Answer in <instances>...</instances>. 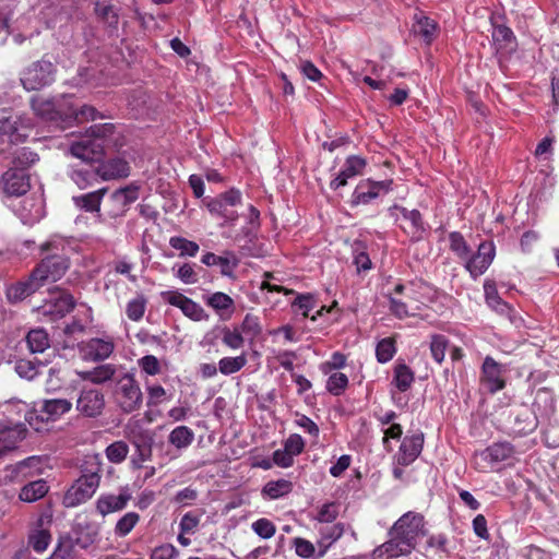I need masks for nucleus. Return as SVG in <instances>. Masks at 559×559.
Returning a JSON list of instances; mask_svg holds the SVG:
<instances>
[{"label": "nucleus", "mask_w": 559, "mask_h": 559, "mask_svg": "<svg viewBox=\"0 0 559 559\" xmlns=\"http://www.w3.org/2000/svg\"><path fill=\"white\" fill-rule=\"evenodd\" d=\"M114 130L115 127L111 123L94 124L88 129L87 134L71 144L70 154L82 163L69 166L68 176L79 189H86L98 181L97 167L90 163L99 159L103 155L106 140Z\"/></svg>", "instance_id": "nucleus-1"}, {"label": "nucleus", "mask_w": 559, "mask_h": 559, "mask_svg": "<svg viewBox=\"0 0 559 559\" xmlns=\"http://www.w3.org/2000/svg\"><path fill=\"white\" fill-rule=\"evenodd\" d=\"M426 534L425 516L419 512L407 511L389 530V539L372 551V559L406 557L412 554L418 540Z\"/></svg>", "instance_id": "nucleus-2"}, {"label": "nucleus", "mask_w": 559, "mask_h": 559, "mask_svg": "<svg viewBox=\"0 0 559 559\" xmlns=\"http://www.w3.org/2000/svg\"><path fill=\"white\" fill-rule=\"evenodd\" d=\"M68 242L59 236H52L40 246L45 258L34 269V278H38L41 285L46 282H57L69 267V259L66 254Z\"/></svg>", "instance_id": "nucleus-3"}, {"label": "nucleus", "mask_w": 559, "mask_h": 559, "mask_svg": "<svg viewBox=\"0 0 559 559\" xmlns=\"http://www.w3.org/2000/svg\"><path fill=\"white\" fill-rule=\"evenodd\" d=\"M33 128L32 120L20 116H13L8 109L0 110V141L2 143L23 142Z\"/></svg>", "instance_id": "nucleus-4"}, {"label": "nucleus", "mask_w": 559, "mask_h": 559, "mask_svg": "<svg viewBox=\"0 0 559 559\" xmlns=\"http://www.w3.org/2000/svg\"><path fill=\"white\" fill-rule=\"evenodd\" d=\"M68 97L46 99L36 97L32 99V108L37 117L51 126L66 129L64 112H67Z\"/></svg>", "instance_id": "nucleus-5"}, {"label": "nucleus", "mask_w": 559, "mask_h": 559, "mask_svg": "<svg viewBox=\"0 0 559 559\" xmlns=\"http://www.w3.org/2000/svg\"><path fill=\"white\" fill-rule=\"evenodd\" d=\"M116 400L119 407L124 413H132L141 407L143 394L139 383L132 374L124 373L118 379Z\"/></svg>", "instance_id": "nucleus-6"}, {"label": "nucleus", "mask_w": 559, "mask_h": 559, "mask_svg": "<svg viewBox=\"0 0 559 559\" xmlns=\"http://www.w3.org/2000/svg\"><path fill=\"white\" fill-rule=\"evenodd\" d=\"M99 481L98 471L82 475L66 492L64 506L74 508L90 500L96 492Z\"/></svg>", "instance_id": "nucleus-7"}, {"label": "nucleus", "mask_w": 559, "mask_h": 559, "mask_svg": "<svg viewBox=\"0 0 559 559\" xmlns=\"http://www.w3.org/2000/svg\"><path fill=\"white\" fill-rule=\"evenodd\" d=\"M20 80L26 91L40 90L53 82L55 67L47 60L36 61L23 71Z\"/></svg>", "instance_id": "nucleus-8"}, {"label": "nucleus", "mask_w": 559, "mask_h": 559, "mask_svg": "<svg viewBox=\"0 0 559 559\" xmlns=\"http://www.w3.org/2000/svg\"><path fill=\"white\" fill-rule=\"evenodd\" d=\"M392 180H361L352 193L350 204L353 206L369 204L378 197L388 193L392 189Z\"/></svg>", "instance_id": "nucleus-9"}, {"label": "nucleus", "mask_w": 559, "mask_h": 559, "mask_svg": "<svg viewBox=\"0 0 559 559\" xmlns=\"http://www.w3.org/2000/svg\"><path fill=\"white\" fill-rule=\"evenodd\" d=\"M14 213L25 225H33L39 222L45 215L44 199L38 192L11 204Z\"/></svg>", "instance_id": "nucleus-10"}, {"label": "nucleus", "mask_w": 559, "mask_h": 559, "mask_svg": "<svg viewBox=\"0 0 559 559\" xmlns=\"http://www.w3.org/2000/svg\"><path fill=\"white\" fill-rule=\"evenodd\" d=\"M160 297L170 306L179 308L181 312L190 320L199 322L206 321L209 319V314L204 311L200 304L185 296L178 290L162 292Z\"/></svg>", "instance_id": "nucleus-11"}, {"label": "nucleus", "mask_w": 559, "mask_h": 559, "mask_svg": "<svg viewBox=\"0 0 559 559\" xmlns=\"http://www.w3.org/2000/svg\"><path fill=\"white\" fill-rule=\"evenodd\" d=\"M495 255V243L492 241H483L479 243L477 252L468 255L464 262V266L473 278H477L488 270Z\"/></svg>", "instance_id": "nucleus-12"}, {"label": "nucleus", "mask_w": 559, "mask_h": 559, "mask_svg": "<svg viewBox=\"0 0 559 559\" xmlns=\"http://www.w3.org/2000/svg\"><path fill=\"white\" fill-rule=\"evenodd\" d=\"M75 407L84 417H98L105 408V396L98 389L83 388L78 396Z\"/></svg>", "instance_id": "nucleus-13"}, {"label": "nucleus", "mask_w": 559, "mask_h": 559, "mask_svg": "<svg viewBox=\"0 0 559 559\" xmlns=\"http://www.w3.org/2000/svg\"><path fill=\"white\" fill-rule=\"evenodd\" d=\"M115 349L112 337H93L80 343L79 350L84 360L102 361L107 359Z\"/></svg>", "instance_id": "nucleus-14"}, {"label": "nucleus", "mask_w": 559, "mask_h": 559, "mask_svg": "<svg viewBox=\"0 0 559 559\" xmlns=\"http://www.w3.org/2000/svg\"><path fill=\"white\" fill-rule=\"evenodd\" d=\"M74 307L73 297L66 293L51 296L37 308L38 316L48 321H56L63 318Z\"/></svg>", "instance_id": "nucleus-15"}, {"label": "nucleus", "mask_w": 559, "mask_h": 559, "mask_svg": "<svg viewBox=\"0 0 559 559\" xmlns=\"http://www.w3.org/2000/svg\"><path fill=\"white\" fill-rule=\"evenodd\" d=\"M506 368L492 357L487 356L481 366V383L490 393H497L506 386Z\"/></svg>", "instance_id": "nucleus-16"}, {"label": "nucleus", "mask_w": 559, "mask_h": 559, "mask_svg": "<svg viewBox=\"0 0 559 559\" xmlns=\"http://www.w3.org/2000/svg\"><path fill=\"white\" fill-rule=\"evenodd\" d=\"M3 191L10 197H22L31 189L29 175L25 169L10 167L2 176Z\"/></svg>", "instance_id": "nucleus-17"}, {"label": "nucleus", "mask_w": 559, "mask_h": 559, "mask_svg": "<svg viewBox=\"0 0 559 559\" xmlns=\"http://www.w3.org/2000/svg\"><path fill=\"white\" fill-rule=\"evenodd\" d=\"M395 295H401L408 304L424 306L430 300L431 287L423 281H413L407 284H397Z\"/></svg>", "instance_id": "nucleus-18"}, {"label": "nucleus", "mask_w": 559, "mask_h": 559, "mask_svg": "<svg viewBox=\"0 0 559 559\" xmlns=\"http://www.w3.org/2000/svg\"><path fill=\"white\" fill-rule=\"evenodd\" d=\"M484 292L487 305L496 312L507 316L510 322L518 326L522 319L509 304L500 298L496 284L492 281H485Z\"/></svg>", "instance_id": "nucleus-19"}, {"label": "nucleus", "mask_w": 559, "mask_h": 559, "mask_svg": "<svg viewBox=\"0 0 559 559\" xmlns=\"http://www.w3.org/2000/svg\"><path fill=\"white\" fill-rule=\"evenodd\" d=\"M366 165V159L361 156H348L337 176L331 180L330 188L337 190L338 188L346 186L349 179L362 174Z\"/></svg>", "instance_id": "nucleus-20"}, {"label": "nucleus", "mask_w": 559, "mask_h": 559, "mask_svg": "<svg viewBox=\"0 0 559 559\" xmlns=\"http://www.w3.org/2000/svg\"><path fill=\"white\" fill-rule=\"evenodd\" d=\"M424 445V436L421 433L406 436L396 455V464L407 466L412 464L420 454Z\"/></svg>", "instance_id": "nucleus-21"}, {"label": "nucleus", "mask_w": 559, "mask_h": 559, "mask_svg": "<svg viewBox=\"0 0 559 559\" xmlns=\"http://www.w3.org/2000/svg\"><path fill=\"white\" fill-rule=\"evenodd\" d=\"M139 198V187L135 185H129L114 191L110 195L109 201L112 204L110 211L111 216L122 215L128 206L135 202Z\"/></svg>", "instance_id": "nucleus-22"}, {"label": "nucleus", "mask_w": 559, "mask_h": 559, "mask_svg": "<svg viewBox=\"0 0 559 559\" xmlns=\"http://www.w3.org/2000/svg\"><path fill=\"white\" fill-rule=\"evenodd\" d=\"M391 211L399 212L396 221H401L400 226L413 237H419L424 230V223L419 211L407 210L401 206H394Z\"/></svg>", "instance_id": "nucleus-23"}, {"label": "nucleus", "mask_w": 559, "mask_h": 559, "mask_svg": "<svg viewBox=\"0 0 559 559\" xmlns=\"http://www.w3.org/2000/svg\"><path fill=\"white\" fill-rule=\"evenodd\" d=\"M97 170L100 179L112 180L128 177L130 175V165L121 157H114L99 164Z\"/></svg>", "instance_id": "nucleus-24"}, {"label": "nucleus", "mask_w": 559, "mask_h": 559, "mask_svg": "<svg viewBox=\"0 0 559 559\" xmlns=\"http://www.w3.org/2000/svg\"><path fill=\"white\" fill-rule=\"evenodd\" d=\"M130 499L131 495L128 491H121L119 495H102L96 501V510L106 516L109 513L123 510Z\"/></svg>", "instance_id": "nucleus-25"}, {"label": "nucleus", "mask_w": 559, "mask_h": 559, "mask_svg": "<svg viewBox=\"0 0 559 559\" xmlns=\"http://www.w3.org/2000/svg\"><path fill=\"white\" fill-rule=\"evenodd\" d=\"M25 438V428L22 425L9 426L0 421V456L13 450Z\"/></svg>", "instance_id": "nucleus-26"}, {"label": "nucleus", "mask_w": 559, "mask_h": 559, "mask_svg": "<svg viewBox=\"0 0 559 559\" xmlns=\"http://www.w3.org/2000/svg\"><path fill=\"white\" fill-rule=\"evenodd\" d=\"M317 530L319 533V539L317 542L319 556H324L330 547L338 540L344 533V526L341 523L320 525Z\"/></svg>", "instance_id": "nucleus-27"}, {"label": "nucleus", "mask_w": 559, "mask_h": 559, "mask_svg": "<svg viewBox=\"0 0 559 559\" xmlns=\"http://www.w3.org/2000/svg\"><path fill=\"white\" fill-rule=\"evenodd\" d=\"M41 286L43 285L38 278H34V272H32L28 280L10 286L7 290V297L12 302L21 301L35 293Z\"/></svg>", "instance_id": "nucleus-28"}, {"label": "nucleus", "mask_w": 559, "mask_h": 559, "mask_svg": "<svg viewBox=\"0 0 559 559\" xmlns=\"http://www.w3.org/2000/svg\"><path fill=\"white\" fill-rule=\"evenodd\" d=\"M97 118H102V116L93 106L83 105L78 109L68 100L67 112H64L66 128L71 126L72 122L83 123Z\"/></svg>", "instance_id": "nucleus-29"}, {"label": "nucleus", "mask_w": 559, "mask_h": 559, "mask_svg": "<svg viewBox=\"0 0 559 559\" xmlns=\"http://www.w3.org/2000/svg\"><path fill=\"white\" fill-rule=\"evenodd\" d=\"M514 453L513 447L508 442H498L488 447L480 453L481 457L487 461L491 466L502 463Z\"/></svg>", "instance_id": "nucleus-30"}, {"label": "nucleus", "mask_w": 559, "mask_h": 559, "mask_svg": "<svg viewBox=\"0 0 559 559\" xmlns=\"http://www.w3.org/2000/svg\"><path fill=\"white\" fill-rule=\"evenodd\" d=\"M389 309L397 319H405L420 311V306L408 304L404 297L393 292L389 295Z\"/></svg>", "instance_id": "nucleus-31"}, {"label": "nucleus", "mask_w": 559, "mask_h": 559, "mask_svg": "<svg viewBox=\"0 0 559 559\" xmlns=\"http://www.w3.org/2000/svg\"><path fill=\"white\" fill-rule=\"evenodd\" d=\"M106 192H107V189L103 188V189H98L93 192L73 197L72 200H73L75 206L81 210H84V211L91 212V213L99 212L100 203H102V200H103L104 195L106 194Z\"/></svg>", "instance_id": "nucleus-32"}, {"label": "nucleus", "mask_w": 559, "mask_h": 559, "mask_svg": "<svg viewBox=\"0 0 559 559\" xmlns=\"http://www.w3.org/2000/svg\"><path fill=\"white\" fill-rule=\"evenodd\" d=\"M72 403L66 399L45 400L41 405V413L47 416L48 420H57L62 415L70 412Z\"/></svg>", "instance_id": "nucleus-33"}, {"label": "nucleus", "mask_w": 559, "mask_h": 559, "mask_svg": "<svg viewBox=\"0 0 559 559\" xmlns=\"http://www.w3.org/2000/svg\"><path fill=\"white\" fill-rule=\"evenodd\" d=\"M48 485L44 479H37L26 484L20 491L19 499L23 502H35L48 492Z\"/></svg>", "instance_id": "nucleus-34"}, {"label": "nucleus", "mask_w": 559, "mask_h": 559, "mask_svg": "<svg viewBox=\"0 0 559 559\" xmlns=\"http://www.w3.org/2000/svg\"><path fill=\"white\" fill-rule=\"evenodd\" d=\"M96 16L109 27L116 28L119 21L118 9L111 4L110 0H96Z\"/></svg>", "instance_id": "nucleus-35"}, {"label": "nucleus", "mask_w": 559, "mask_h": 559, "mask_svg": "<svg viewBox=\"0 0 559 559\" xmlns=\"http://www.w3.org/2000/svg\"><path fill=\"white\" fill-rule=\"evenodd\" d=\"M116 373V367L110 364H105L95 367L92 370L80 372V377L90 381L94 384H103L114 378Z\"/></svg>", "instance_id": "nucleus-36"}, {"label": "nucleus", "mask_w": 559, "mask_h": 559, "mask_svg": "<svg viewBox=\"0 0 559 559\" xmlns=\"http://www.w3.org/2000/svg\"><path fill=\"white\" fill-rule=\"evenodd\" d=\"M293 490L292 481L287 479H277L267 481L262 488V497L269 500H275L287 496Z\"/></svg>", "instance_id": "nucleus-37"}, {"label": "nucleus", "mask_w": 559, "mask_h": 559, "mask_svg": "<svg viewBox=\"0 0 559 559\" xmlns=\"http://www.w3.org/2000/svg\"><path fill=\"white\" fill-rule=\"evenodd\" d=\"M194 440V432L188 426H177L168 435V442L178 450L189 448Z\"/></svg>", "instance_id": "nucleus-38"}, {"label": "nucleus", "mask_w": 559, "mask_h": 559, "mask_svg": "<svg viewBox=\"0 0 559 559\" xmlns=\"http://www.w3.org/2000/svg\"><path fill=\"white\" fill-rule=\"evenodd\" d=\"M259 218H260V212L253 205H249V216H248L249 226L242 227L241 231L237 233L234 236L229 233H224L223 237L231 238L234 241H240L241 235H242L245 238H248L251 241L254 237V233L259 228Z\"/></svg>", "instance_id": "nucleus-39"}, {"label": "nucleus", "mask_w": 559, "mask_h": 559, "mask_svg": "<svg viewBox=\"0 0 559 559\" xmlns=\"http://www.w3.org/2000/svg\"><path fill=\"white\" fill-rule=\"evenodd\" d=\"M206 206L213 216L223 219L222 227L225 225H233L238 219V212L235 209L223 204L222 202L212 199L209 201Z\"/></svg>", "instance_id": "nucleus-40"}, {"label": "nucleus", "mask_w": 559, "mask_h": 559, "mask_svg": "<svg viewBox=\"0 0 559 559\" xmlns=\"http://www.w3.org/2000/svg\"><path fill=\"white\" fill-rule=\"evenodd\" d=\"M414 380V372L407 365L397 364L394 367L392 383L400 392H406L412 386Z\"/></svg>", "instance_id": "nucleus-41"}, {"label": "nucleus", "mask_w": 559, "mask_h": 559, "mask_svg": "<svg viewBox=\"0 0 559 559\" xmlns=\"http://www.w3.org/2000/svg\"><path fill=\"white\" fill-rule=\"evenodd\" d=\"M414 32L420 36L426 44H430L437 36L438 25L435 20L423 15L417 17Z\"/></svg>", "instance_id": "nucleus-42"}, {"label": "nucleus", "mask_w": 559, "mask_h": 559, "mask_svg": "<svg viewBox=\"0 0 559 559\" xmlns=\"http://www.w3.org/2000/svg\"><path fill=\"white\" fill-rule=\"evenodd\" d=\"M27 347L32 353H44L49 347L48 333L41 329H33L26 335Z\"/></svg>", "instance_id": "nucleus-43"}, {"label": "nucleus", "mask_w": 559, "mask_h": 559, "mask_svg": "<svg viewBox=\"0 0 559 559\" xmlns=\"http://www.w3.org/2000/svg\"><path fill=\"white\" fill-rule=\"evenodd\" d=\"M147 299L144 295L139 294L130 299L126 305V316L133 322H139L146 310Z\"/></svg>", "instance_id": "nucleus-44"}, {"label": "nucleus", "mask_w": 559, "mask_h": 559, "mask_svg": "<svg viewBox=\"0 0 559 559\" xmlns=\"http://www.w3.org/2000/svg\"><path fill=\"white\" fill-rule=\"evenodd\" d=\"M38 160L37 153L28 147L16 148L13 153L12 167L27 169Z\"/></svg>", "instance_id": "nucleus-45"}, {"label": "nucleus", "mask_w": 559, "mask_h": 559, "mask_svg": "<svg viewBox=\"0 0 559 559\" xmlns=\"http://www.w3.org/2000/svg\"><path fill=\"white\" fill-rule=\"evenodd\" d=\"M169 246L176 250H178L180 253V257H195L199 252V245L192 240H188L180 236H174L169 239Z\"/></svg>", "instance_id": "nucleus-46"}, {"label": "nucleus", "mask_w": 559, "mask_h": 559, "mask_svg": "<svg viewBox=\"0 0 559 559\" xmlns=\"http://www.w3.org/2000/svg\"><path fill=\"white\" fill-rule=\"evenodd\" d=\"M348 385V377L343 372H331L326 380L325 389L334 396H340L344 393Z\"/></svg>", "instance_id": "nucleus-47"}, {"label": "nucleus", "mask_w": 559, "mask_h": 559, "mask_svg": "<svg viewBox=\"0 0 559 559\" xmlns=\"http://www.w3.org/2000/svg\"><path fill=\"white\" fill-rule=\"evenodd\" d=\"M247 364L245 354L236 357H224L218 361V370L225 376H229L241 370Z\"/></svg>", "instance_id": "nucleus-48"}, {"label": "nucleus", "mask_w": 559, "mask_h": 559, "mask_svg": "<svg viewBox=\"0 0 559 559\" xmlns=\"http://www.w3.org/2000/svg\"><path fill=\"white\" fill-rule=\"evenodd\" d=\"M449 240L451 251H453L460 260L465 262L472 251L464 237L460 233L453 231L449 235Z\"/></svg>", "instance_id": "nucleus-49"}, {"label": "nucleus", "mask_w": 559, "mask_h": 559, "mask_svg": "<svg viewBox=\"0 0 559 559\" xmlns=\"http://www.w3.org/2000/svg\"><path fill=\"white\" fill-rule=\"evenodd\" d=\"M51 542V535L47 530L40 528L33 531L28 536V545L34 551L44 552Z\"/></svg>", "instance_id": "nucleus-50"}, {"label": "nucleus", "mask_w": 559, "mask_h": 559, "mask_svg": "<svg viewBox=\"0 0 559 559\" xmlns=\"http://www.w3.org/2000/svg\"><path fill=\"white\" fill-rule=\"evenodd\" d=\"M140 521L136 512H128L122 515L116 523L115 534L118 537H126Z\"/></svg>", "instance_id": "nucleus-51"}, {"label": "nucleus", "mask_w": 559, "mask_h": 559, "mask_svg": "<svg viewBox=\"0 0 559 559\" xmlns=\"http://www.w3.org/2000/svg\"><path fill=\"white\" fill-rule=\"evenodd\" d=\"M395 353V342L392 338L386 337L378 342L376 347V357L380 364L390 361Z\"/></svg>", "instance_id": "nucleus-52"}, {"label": "nucleus", "mask_w": 559, "mask_h": 559, "mask_svg": "<svg viewBox=\"0 0 559 559\" xmlns=\"http://www.w3.org/2000/svg\"><path fill=\"white\" fill-rule=\"evenodd\" d=\"M449 341L444 335L433 334L430 341V353L437 364H441L445 357Z\"/></svg>", "instance_id": "nucleus-53"}, {"label": "nucleus", "mask_w": 559, "mask_h": 559, "mask_svg": "<svg viewBox=\"0 0 559 559\" xmlns=\"http://www.w3.org/2000/svg\"><path fill=\"white\" fill-rule=\"evenodd\" d=\"M207 306L216 311H226L233 308L234 300L225 293L216 292L205 298Z\"/></svg>", "instance_id": "nucleus-54"}, {"label": "nucleus", "mask_w": 559, "mask_h": 559, "mask_svg": "<svg viewBox=\"0 0 559 559\" xmlns=\"http://www.w3.org/2000/svg\"><path fill=\"white\" fill-rule=\"evenodd\" d=\"M173 271L175 272V276L183 284L192 285L199 281V275L191 263H183L178 266L175 265Z\"/></svg>", "instance_id": "nucleus-55"}, {"label": "nucleus", "mask_w": 559, "mask_h": 559, "mask_svg": "<svg viewBox=\"0 0 559 559\" xmlns=\"http://www.w3.org/2000/svg\"><path fill=\"white\" fill-rule=\"evenodd\" d=\"M296 554L305 559H319V548L305 538H295L294 540Z\"/></svg>", "instance_id": "nucleus-56"}, {"label": "nucleus", "mask_w": 559, "mask_h": 559, "mask_svg": "<svg viewBox=\"0 0 559 559\" xmlns=\"http://www.w3.org/2000/svg\"><path fill=\"white\" fill-rule=\"evenodd\" d=\"M128 452H129V447L123 441H116V442L109 444L106 449L107 459L111 463H116V464L124 461V459L128 455Z\"/></svg>", "instance_id": "nucleus-57"}, {"label": "nucleus", "mask_w": 559, "mask_h": 559, "mask_svg": "<svg viewBox=\"0 0 559 559\" xmlns=\"http://www.w3.org/2000/svg\"><path fill=\"white\" fill-rule=\"evenodd\" d=\"M138 366L146 376H157L162 372V366L158 358L154 355H145L138 359Z\"/></svg>", "instance_id": "nucleus-58"}, {"label": "nucleus", "mask_w": 559, "mask_h": 559, "mask_svg": "<svg viewBox=\"0 0 559 559\" xmlns=\"http://www.w3.org/2000/svg\"><path fill=\"white\" fill-rule=\"evenodd\" d=\"M338 515V506L335 502H328L320 507L316 520L321 525L334 524Z\"/></svg>", "instance_id": "nucleus-59"}, {"label": "nucleus", "mask_w": 559, "mask_h": 559, "mask_svg": "<svg viewBox=\"0 0 559 559\" xmlns=\"http://www.w3.org/2000/svg\"><path fill=\"white\" fill-rule=\"evenodd\" d=\"M201 518L202 513L192 511L185 513L179 522V531L190 535L194 534L200 525Z\"/></svg>", "instance_id": "nucleus-60"}, {"label": "nucleus", "mask_w": 559, "mask_h": 559, "mask_svg": "<svg viewBox=\"0 0 559 559\" xmlns=\"http://www.w3.org/2000/svg\"><path fill=\"white\" fill-rule=\"evenodd\" d=\"M252 531L261 538L269 539L276 533L275 525L267 519L262 518L251 524Z\"/></svg>", "instance_id": "nucleus-61"}, {"label": "nucleus", "mask_w": 559, "mask_h": 559, "mask_svg": "<svg viewBox=\"0 0 559 559\" xmlns=\"http://www.w3.org/2000/svg\"><path fill=\"white\" fill-rule=\"evenodd\" d=\"M39 366L35 361L21 359L15 364V371L21 378L33 380L39 373Z\"/></svg>", "instance_id": "nucleus-62"}, {"label": "nucleus", "mask_w": 559, "mask_h": 559, "mask_svg": "<svg viewBox=\"0 0 559 559\" xmlns=\"http://www.w3.org/2000/svg\"><path fill=\"white\" fill-rule=\"evenodd\" d=\"M346 365V357L340 352L332 354L331 358L320 365V371L323 374H329L344 368Z\"/></svg>", "instance_id": "nucleus-63"}, {"label": "nucleus", "mask_w": 559, "mask_h": 559, "mask_svg": "<svg viewBox=\"0 0 559 559\" xmlns=\"http://www.w3.org/2000/svg\"><path fill=\"white\" fill-rule=\"evenodd\" d=\"M177 548L171 544H163L152 549L150 559H176Z\"/></svg>", "instance_id": "nucleus-64"}]
</instances>
